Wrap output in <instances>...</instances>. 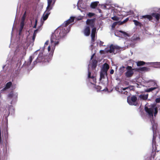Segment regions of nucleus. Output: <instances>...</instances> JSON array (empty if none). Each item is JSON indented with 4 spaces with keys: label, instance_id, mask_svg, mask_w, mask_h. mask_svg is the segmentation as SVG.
Returning a JSON list of instances; mask_svg holds the SVG:
<instances>
[{
    "label": "nucleus",
    "instance_id": "f257e3e1",
    "mask_svg": "<svg viewBox=\"0 0 160 160\" xmlns=\"http://www.w3.org/2000/svg\"><path fill=\"white\" fill-rule=\"evenodd\" d=\"M74 17H71L67 21H65L59 28L57 29L51 38V46H49L48 51L49 52L51 49V53L49 54V58L52 57L55 46L59 44L61 38L65 36L70 31V27L68 25L74 22Z\"/></svg>",
    "mask_w": 160,
    "mask_h": 160
},
{
    "label": "nucleus",
    "instance_id": "f03ea898",
    "mask_svg": "<svg viewBox=\"0 0 160 160\" xmlns=\"http://www.w3.org/2000/svg\"><path fill=\"white\" fill-rule=\"evenodd\" d=\"M33 56L30 57L28 60L25 62L23 64V67H27L28 69H32L34 65L38 62H49L50 59L49 57L45 55L43 53L41 52L38 55L37 59L32 63H31L32 60L34 58Z\"/></svg>",
    "mask_w": 160,
    "mask_h": 160
},
{
    "label": "nucleus",
    "instance_id": "7ed1b4c3",
    "mask_svg": "<svg viewBox=\"0 0 160 160\" xmlns=\"http://www.w3.org/2000/svg\"><path fill=\"white\" fill-rule=\"evenodd\" d=\"M109 68V65L105 63L103 64L100 72V80L101 83L105 86L108 83L107 72Z\"/></svg>",
    "mask_w": 160,
    "mask_h": 160
},
{
    "label": "nucleus",
    "instance_id": "20e7f679",
    "mask_svg": "<svg viewBox=\"0 0 160 160\" xmlns=\"http://www.w3.org/2000/svg\"><path fill=\"white\" fill-rule=\"evenodd\" d=\"M120 48V47L117 45L111 44L109 46V48L107 47L104 50H101L100 52L101 53L103 54L109 52L115 54L119 51Z\"/></svg>",
    "mask_w": 160,
    "mask_h": 160
},
{
    "label": "nucleus",
    "instance_id": "39448f33",
    "mask_svg": "<svg viewBox=\"0 0 160 160\" xmlns=\"http://www.w3.org/2000/svg\"><path fill=\"white\" fill-rule=\"evenodd\" d=\"M151 122L152 124V129L153 133L152 143L153 144L154 143L155 147L156 150L158 151H159L160 150V138H159L160 141L158 143H157L155 141V137L156 134L157 124L153 120L151 121Z\"/></svg>",
    "mask_w": 160,
    "mask_h": 160
},
{
    "label": "nucleus",
    "instance_id": "423d86ee",
    "mask_svg": "<svg viewBox=\"0 0 160 160\" xmlns=\"http://www.w3.org/2000/svg\"><path fill=\"white\" fill-rule=\"evenodd\" d=\"M145 109L146 112L148 113V115L151 117H153V113H154V115L155 116L158 112V108L155 107L154 104H152L148 107H145Z\"/></svg>",
    "mask_w": 160,
    "mask_h": 160
},
{
    "label": "nucleus",
    "instance_id": "0eeeda50",
    "mask_svg": "<svg viewBox=\"0 0 160 160\" xmlns=\"http://www.w3.org/2000/svg\"><path fill=\"white\" fill-rule=\"evenodd\" d=\"M86 23L88 26H86L83 31V33L85 36H89L90 32V27L92 28L94 25L93 20L92 19H88Z\"/></svg>",
    "mask_w": 160,
    "mask_h": 160
},
{
    "label": "nucleus",
    "instance_id": "6e6552de",
    "mask_svg": "<svg viewBox=\"0 0 160 160\" xmlns=\"http://www.w3.org/2000/svg\"><path fill=\"white\" fill-rule=\"evenodd\" d=\"M18 93L17 92L12 91L8 95V99L11 100L10 103L12 104L13 101H15L18 97Z\"/></svg>",
    "mask_w": 160,
    "mask_h": 160
},
{
    "label": "nucleus",
    "instance_id": "1a4fd4ad",
    "mask_svg": "<svg viewBox=\"0 0 160 160\" xmlns=\"http://www.w3.org/2000/svg\"><path fill=\"white\" fill-rule=\"evenodd\" d=\"M152 17L155 18L157 20H158L159 19L160 15L157 13H152V15H146L142 16H141L140 18H147L149 21H150L152 20Z\"/></svg>",
    "mask_w": 160,
    "mask_h": 160
},
{
    "label": "nucleus",
    "instance_id": "9d476101",
    "mask_svg": "<svg viewBox=\"0 0 160 160\" xmlns=\"http://www.w3.org/2000/svg\"><path fill=\"white\" fill-rule=\"evenodd\" d=\"M126 69L127 71L125 73V76L127 78L131 77L134 73V69L132 68V67L130 66H128L126 67Z\"/></svg>",
    "mask_w": 160,
    "mask_h": 160
},
{
    "label": "nucleus",
    "instance_id": "9b49d317",
    "mask_svg": "<svg viewBox=\"0 0 160 160\" xmlns=\"http://www.w3.org/2000/svg\"><path fill=\"white\" fill-rule=\"evenodd\" d=\"M137 98L135 96H132L131 98L129 97L127 98V102L131 105H136V101Z\"/></svg>",
    "mask_w": 160,
    "mask_h": 160
},
{
    "label": "nucleus",
    "instance_id": "f8f14e48",
    "mask_svg": "<svg viewBox=\"0 0 160 160\" xmlns=\"http://www.w3.org/2000/svg\"><path fill=\"white\" fill-rule=\"evenodd\" d=\"M88 80L90 82L91 84L95 85L96 83V78L93 75H92L91 73L88 71Z\"/></svg>",
    "mask_w": 160,
    "mask_h": 160
},
{
    "label": "nucleus",
    "instance_id": "ddd939ff",
    "mask_svg": "<svg viewBox=\"0 0 160 160\" xmlns=\"http://www.w3.org/2000/svg\"><path fill=\"white\" fill-rule=\"evenodd\" d=\"M10 110H13L12 106L11 105H8V107H7V109L6 108L5 110L3 111V112H5V114H4V116H5V117L7 118L10 114Z\"/></svg>",
    "mask_w": 160,
    "mask_h": 160
},
{
    "label": "nucleus",
    "instance_id": "4468645a",
    "mask_svg": "<svg viewBox=\"0 0 160 160\" xmlns=\"http://www.w3.org/2000/svg\"><path fill=\"white\" fill-rule=\"evenodd\" d=\"M51 10H49V9H47L46 8V11L44 12L42 17L43 21V22H42V21H41V22H42V25L43 24V22L44 21L46 20L48 18L49 15L50 13V11Z\"/></svg>",
    "mask_w": 160,
    "mask_h": 160
},
{
    "label": "nucleus",
    "instance_id": "2eb2a0df",
    "mask_svg": "<svg viewBox=\"0 0 160 160\" xmlns=\"http://www.w3.org/2000/svg\"><path fill=\"white\" fill-rule=\"evenodd\" d=\"M149 86H154L153 88H156V89H158V90L157 92L158 93L160 90L159 86L157 84L156 82L154 80H151L149 82Z\"/></svg>",
    "mask_w": 160,
    "mask_h": 160
},
{
    "label": "nucleus",
    "instance_id": "dca6fc26",
    "mask_svg": "<svg viewBox=\"0 0 160 160\" xmlns=\"http://www.w3.org/2000/svg\"><path fill=\"white\" fill-rule=\"evenodd\" d=\"M96 29L95 28H93L92 30L91 37L92 39V43L93 44L95 39V33Z\"/></svg>",
    "mask_w": 160,
    "mask_h": 160
},
{
    "label": "nucleus",
    "instance_id": "f3484780",
    "mask_svg": "<svg viewBox=\"0 0 160 160\" xmlns=\"http://www.w3.org/2000/svg\"><path fill=\"white\" fill-rule=\"evenodd\" d=\"M26 17L22 16L21 19V22L20 23V28L19 30V34L21 32L24 26L25 25V20Z\"/></svg>",
    "mask_w": 160,
    "mask_h": 160
},
{
    "label": "nucleus",
    "instance_id": "a211bd4d",
    "mask_svg": "<svg viewBox=\"0 0 160 160\" xmlns=\"http://www.w3.org/2000/svg\"><path fill=\"white\" fill-rule=\"evenodd\" d=\"M97 61L96 60H92L90 61V63L88 65V70L90 67H91L92 69L95 68L97 66Z\"/></svg>",
    "mask_w": 160,
    "mask_h": 160
},
{
    "label": "nucleus",
    "instance_id": "6ab92c4d",
    "mask_svg": "<svg viewBox=\"0 0 160 160\" xmlns=\"http://www.w3.org/2000/svg\"><path fill=\"white\" fill-rule=\"evenodd\" d=\"M130 89V88L129 87L125 88H122L120 89V92L122 93L127 94L128 93V91H129ZM119 92H120V91Z\"/></svg>",
    "mask_w": 160,
    "mask_h": 160
},
{
    "label": "nucleus",
    "instance_id": "aec40b11",
    "mask_svg": "<svg viewBox=\"0 0 160 160\" xmlns=\"http://www.w3.org/2000/svg\"><path fill=\"white\" fill-rule=\"evenodd\" d=\"M148 64H152V67L154 68H160L159 62H150L147 63Z\"/></svg>",
    "mask_w": 160,
    "mask_h": 160
},
{
    "label": "nucleus",
    "instance_id": "412c9836",
    "mask_svg": "<svg viewBox=\"0 0 160 160\" xmlns=\"http://www.w3.org/2000/svg\"><path fill=\"white\" fill-rule=\"evenodd\" d=\"M52 2V0H47L48 6L46 8L47 9L52 10V6H51V3Z\"/></svg>",
    "mask_w": 160,
    "mask_h": 160
},
{
    "label": "nucleus",
    "instance_id": "4be33fe9",
    "mask_svg": "<svg viewBox=\"0 0 160 160\" xmlns=\"http://www.w3.org/2000/svg\"><path fill=\"white\" fill-rule=\"evenodd\" d=\"M148 94H141L139 96V98L141 100H145L148 98Z\"/></svg>",
    "mask_w": 160,
    "mask_h": 160
},
{
    "label": "nucleus",
    "instance_id": "5701e85b",
    "mask_svg": "<svg viewBox=\"0 0 160 160\" xmlns=\"http://www.w3.org/2000/svg\"><path fill=\"white\" fill-rule=\"evenodd\" d=\"M110 6L107 4H104L101 5V8L104 9H109L110 8Z\"/></svg>",
    "mask_w": 160,
    "mask_h": 160
},
{
    "label": "nucleus",
    "instance_id": "b1692460",
    "mask_svg": "<svg viewBox=\"0 0 160 160\" xmlns=\"http://www.w3.org/2000/svg\"><path fill=\"white\" fill-rule=\"evenodd\" d=\"M98 3L99 2L97 1L92 2L91 4V7L92 8H95L97 6Z\"/></svg>",
    "mask_w": 160,
    "mask_h": 160
},
{
    "label": "nucleus",
    "instance_id": "393cba45",
    "mask_svg": "<svg viewBox=\"0 0 160 160\" xmlns=\"http://www.w3.org/2000/svg\"><path fill=\"white\" fill-rule=\"evenodd\" d=\"M125 67L124 66H122L120 68L119 70L120 74H122L125 71Z\"/></svg>",
    "mask_w": 160,
    "mask_h": 160
},
{
    "label": "nucleus",
    "instance_id": "a878e982",
    "mask_svg": "<svg viewBox=\"0 0 160 160\" xmlns=\"http://www.w3.org/2000/svg\"><path fill=\"white\" fill-rule=\"evenodd\" d=\"M137 66H140L144 65L145 63L143 61H139L136 62Z\"/></svg>",
    "mask_w": 160,
    "mask_h": 160
},
{
    "label": "nucleus",
    "instance_id": "bb28decb",
    "mask_svg": "<svg viewBox=\"0 0 160 160\" xmlns=\"http://www.w3.org/2000/svg\"><path fill=\"white\" fill-rule=\"evenodd\" d=\"M38 31V29H36L34 31V32L33 34V36L32 37V41L33 42L35 40V37L36 36V35Z\"/></svg>",
    "mask_w": 160,
    "mask_h": 160
},
{
    "label": "nucleus",
    "instance_id": "cd10ccee",
    "mask_svg": "<svg viewBox=\"0 0 160 160\" xmlns=\"http://www.w3.org/2000/svg\"><path fill=\"white\" fill-rule=\"evenodd\" d=\"M12 85V82H10L7 83L5 87L7 89H8L10 88Z\"/></svg>",
    "mask_w": 160,
    "mask_h": 160
},
{
    "label": "nucleus",
    "instance_id": "c85d7f7f",
    "mask_svg": "<svg viewBox=\"0 0 160 160\" xmlns=\"http://www.w3.org/2000/svg\"><path fill=\"white\" fill-rule=\"evenodd\" d=\"M156 89V88H148L145 91L147 92H150L155 89Z\"/></svg>",
    "mask_w": 160,
    "mask_h": 160
},
{
    "label": "nucleus",
    "instance_id": "c756f323",
    "mask_svg": "<svg viewBox=\"0 0 160 160\" xmlns=\"http://www.w3.org/2000/svg\"><path fill=\"white\" fill-rule=\"evenodd\" d=\"M139 69L141 71H148L149 68L146 67H143L140 68Z\"/></svg>",
    "mask_w": 160,
    "mask_h": 160
},
{
    "label": "nucleus",
    "instance_id": "7c9ffc66",
    "mask_svg": "<svg viewBox=\"0 0 160 160\" xmlns=\"http://www.w3.org/2000/svg\"><path fill=\"white\" fill-rule=\"evenodd\" d=\"M133 22H134V24L136 26H140L141 23L140 22L137 21L136 20H133Z\"/></svg>",
    "mask_w": 160,
    "mask_h": 160
},
{
    "label": "nucleus",
    "instance_id": "2f4dec72",
    "mask_svg": "<svg viewBox=\"0 0 160 160\" xmlns=\"http://www.w3.org/2000/svg\"><path fill=\"white\" fill-rule=\"evenodd\" d=\"M111 18L113 20H114V21H118L119 20V18L118 17L116 16H114L113 17H112Z\"/></svg>",
    "mask_w": 160,
    "mask_h": 160
},
{
    "label": "nucleus",
    "instance_id": "473e14b6",
    "mask_svg": "<svg viewBox=\"0 0 160 160\" xmlns=\"http://www.w3.org/2000/svg\"><path fill=\"white\" fill-rule=\"evenodd\" d=\"M98 43H99V45L100 46H105V45H103L104 42L102 41H99Z\"/></svg>",
    "mask_w": 160,
    "mask_h": 160
},
{
    "label": "nucleus",
    "instance_id": "72a5a7b5",
    "mask_svg": "<svg viewBox=\"0 0 160 160\" xmlns=\"http://www.w3.org/2000/svg\"><path fill=\"white\" fill-rule=\"evenodd\" d=\"M8 89L6 88L5 87L4 88H3L2 90L0 91L1 93L4 92L5 91H6Z\"/></svg>",
    "mask_w": 160,
    "mask_h": 160
},
{
    "label": "nucleus",
    "instance_id": "f704fd0d",
    "mask_svg": "<svg viewBox=\"0 0 160 160\" xmlns=\"http://www.w3.org/2000/svg\"><path fill=\"white\" fill-rule=\"evenodd\" d=\"M118 23V22H115L112 25V28H114L117 24Z\"/></svg>",
    "mask_w": 160,
    "mask_h": 160
},
{
    "label": "nucleus",
    "instance_id": "c9c22d12",
    "mask_svg": "<svg viewBox=\"0 0 160 160\" xmlns=\"http://www.w3.org/2000/svg\"><path fill=\"white\" fill-rule=\"evenodd\" d=\"M3 142L1 138V132H0V146L2 144Z\"/></svg>",
    "mask_w": 160,
    "mask_h": 160
},
{
    "label": "nucleus",
    "instance_id": "e433bc0d",
    "mask_svg": "<svg viewBox=\"0 0 160 160\" xmlns=\"http://www.w3.org/2000/svg\"><path fill=\"white\" fill-rule=\"evenodd\" d=\"M88 16L90 17H91L93 16L94 15V14L92 13L89 12L88 14Z\"/></svg>",
    "mask_w": 160,
    "mask_h": 160
},
{
    "label": "nucleus",
    "instance_id": "4c0bfd02",
    "mask_svg": "<svg viewBox=\"0 0 160 160\" xmlns=\"http://www.w3.org/2000/svg\"><path fill=\"white\" fill-rule=\"evenodd\" d=\"M155 101L157 103L160 102V97L157 98L155 100Z\"/></svg>",
    "mask_w": 160,
    "mask_h": 160
},
{
    "label": "nucleus",
    "instance_id": "58836bf2",
    "mask_svg": "<svg viewBox=\"0 0 160 160\" xmlns=\"http://www.w3.org/2000/svg\"><path fill=\"white\" fill-rule=\"evenodd\" d=\"M37 22H38V21L37 19H36L35 21V24L33 26L34 28H36Z\"/></svg>",
    "mask_w": 160,
    "mask_h": 160
},
{
    "label": "nucleus",
    "instance_id": "ea45409f",
    "mask_svg": "<svg viewBox=\"0 0 160 160\" xmlns=\"http://www.w3.org/2000/svg\"><path fill=\"white\" fill-rule=\"evenodd\" d=\"M119 32L122 33L124 35H126V36H128V34L127 33H126V32H124L123 31H119Z\"/></svg>",
    "mask_w": 160,
    "mask_h": 160
},
{
    "label": "nucleus",
    "instance_id": "a19ab883",
    "mask_svg": "<svg viewBox=\"0 0 160 160\" xmlns=\"http://www.w3.org/2000/svg\"><path fill=\"white\" fill-rule=\"evenodd\" d=\"M129 19L128 18H126L125 20H123L122 22V23H125V22H127L128 21Z\"/></svg>",
    "mask_w": 160,
    "mask_h": 160
},
{
    "label": "nucleus",
    "instance_id": "79ce46f5",
    "mask_svg": "<svg viewBox=\"0 0 160 160\" xmlns=\"http://www.w3.org/2000/svg\"><path fill=\"white\" fill-rule=\"evenodd\" d=\"M95 53H96V52H95V50L93 53L92 54V56L91 57V60H92L93 58V57H94V55L95 54Z\"/></svg>",
    "mask_w": 160,
    "mask_h": 160
},
{
    "label": "nucleus",
    "instance_id": "37998d69",
    "mask_svg": "<svg viewBox=\"0 0 160 160\" xmlns=\"http://www.w3.org/2000/svg\"><path fill=\"white\" fill-rule=\"evenodd\" d=\"M48 42L49 41L48 40L45 43L44 46H45L46 45H48Z\"/></svg>",
    "mask_w": 160,
    "mask_h": 160
},
{
    "label": "nucleus",
    "instance_id": "c03bdc74",
    "mask_svg": "<svg viewBox=\"0 0 160 160\" xmlns=\"http://www.w3.org/2000/svg\"><path fill=\"white\" fill-rule=\"evenodd\" d=\"M114 72V71L112 69L110 71V73L111 74H113V73Z\"/></svg>",
    "mask_w": 160,
    "mask_h": 160
},
{
    "label": "nucleus",
    "instance_id": "a18cd8bd",
    "mask_svg": "<svg viewBox=\"0 0 160 160\" xmlns=\"http://www.w3.org/2000/svg\"><path fill=\"white\" fill-rule=\"evenodd\" d=\"M5 137L6 138L8 137V133L7 131H6V134L5 135Z\"/></svg>",
    "mask_w": 160,
    "mask_h": 160
},
{
    "label": "nucleus",
    "instance_id": "49530a36",
    "mask_svg": "<svg viewBox=\"0 0 160 160\" xmlns=\"http://www.w3.org/2000/svg\"><path fill=\"white\" fill-rule=\"evenodd\" d=\"M22 16H23L24 17H26V11H25L24 12V14H23V15Z\"/></svg>",
    "mask_w": 160,
    "mask_h": 160
},
{
    "label": "nucleus",
    "instance_id": "de8ad7c7",
    "mask_svg": "<svg viewBox=\"0 0 160 160\" xmlns=\"http://www.w3.org/2000/svg\"><path fill=\"white\" fill-rule=\"evenodd\" d=\"M97 87H98V89H99L100 90H102L101 88V87L100 86H97Z\"/></svg>",
    "mask_w": 160,
    "mask_h": 160
},
{
    "label": "nucleus",
    "instance_id": "09e8293b",
    "mask_svg": "<svg viewBox=\"0 0 160 160\" xmlns=\"http://www.w3.org/2000/svg\"><path fill=\"white\" fill-rule=\"evenodd\" d=\"M2 108H0V111H2Z\"/></svg>",
    "mask_w": 160,
    "mask_h": 160
},
{
    "label": "nucleus",
    "instance_id": "8fccbe9b",
    "mask_svg": "<svg viewBox=\"0 0 160 160\" xmlns=\"http://www.w3.org/2000/svg\"><path fill=\"white\" fill-rule=\"evenodd\" d=\"M55 1H53V4H54V3H55Z\"/></svg>",
    "mask_w": 160,
    "mask_h": 160
}]
</instances>
